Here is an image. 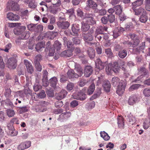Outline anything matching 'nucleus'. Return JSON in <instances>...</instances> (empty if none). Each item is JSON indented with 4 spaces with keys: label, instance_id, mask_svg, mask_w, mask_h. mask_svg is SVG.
<instances>
[{
    "label": "nucleus",
    "instance_id": "nucleus-1",
    "mask_svg": "<svg viewBox=\"0 0 150 150\" xmlns=\"http://www.w3.org/2000/svg\"><path fill=\"white\" fill-rule=\"evenodd\" d=\"M112 84L114 86L117 85L116 90L117 93L119 96L122 95L125 91L127 84L125 79L120 81L117 77H114L112 80Z\"/></svg>",
    "mask_w": 150,
    "mask_h": 150
},
{
    "label": "nucleus",
    "instance_id": "nucleus-2",
    "mask_svg": "<svg viewBox=\"0 0 150 150\" xmlns=\"http://www.w3.org/2000/svg\"><path fill=\"white\" fill-rule=\"evenodd\" d=\"M40 105L36 108L37 112H43L47 110L46 107L49 105L48 102L46 101H41L39 103Z\"/></svg>",
    "mask_w": 150,
    "mask_h": 150
},
{
    "label": "nucleus",
    "instance_id": "nucleus-3",
    "mask_svg": "<svg viewBox=\"0 0 150 150\" xmlns=\"http://www.w3.org/2000/svg\"><path fill=\"white\" fill-rule=\"evenodd\" d=\"M94 31L91 29L86 33L83 34V39L85 42H88V41H92L93 38V35Z\"/></svg>",
    "mask_w": 150,
    "mask_h": 150
},
{
    "label": "nucleus",
    "instance_id": "nucleus-4",
    "mask_svg": "<svg viewBox=\"0 0 150 150\" xmlns=\"http://www.w3.org/2000/svg\"><path fill=\"white\" fill-rule=\"evenodd\" d=\"M60 21L57 23L59 28L61 29H66L68 28L69 26V23L68 21H64L65 19L64 18H59Z\"/></svg>",
    "mask_w": 150,
    "mask_h": 150
},
{
    "label": "nucleus",
    "instance_id": "nucleus-5",
    "mask_svg": "<svg viewBox=\"0 0 150 150\" xmlns=\"http://www.w3.org/2000/svg\"><path fill=\"white\" fill-rule=\"evenodd\" d=\"M16 59L14 57L10 58L7 62L8 67L10 69H14L17 66Z\"/></svg>",
    "mask_w": 150,
    "mask_h": 150
},
{
    "label": "nucleus",
    "instance_id": "nucleus-6",
    "mask_svg": "<svg viewBox=\"0 0 150 150\" xmlns=\"http://www.w3.org/2000/svg\"><path fill=\"white\" fill-rule=\"evenodd\" d=\"M74 98L81 100H84L86 98V95L84 92H79L78 93H74L72 95Z\"/></svg>",
    "mask_w": 150,
    "mask_h": 150
},
{
    "label": "nucleus",
    "instance_id": "nucleus-7",
    "mask_svg": "<svg viewBox=\"0 0 150 150\" xmlns=\"http://www.w3.org/2000/svg\"><path fill=\"white\" fill-rule=\"evenodd\" d=\"M23 62L28 72L30 74H32L34 70L33 67L31 63L26 59H24Z\"/></svg>",
    "mask_w": 150,
    "mask_h": 150
},
{
    "label": "nucleus",
    "instance_id": "nucleus-8",
    "mask_svg": "<svg viewBox=\"0 0 150 150\" xmlns=\"http://www.w3.org/2000/svg\"><path fill=\"white\" fill-rule=\"evenodd\" d=\"M71 115L70 112H68L61 114L59 116L58 120L61 121H63L67 120Z\"/></svg>",
    "mask_w": 150,
    "mask_h": 150
},
{
    "label": "nucleus",
    "instance_id": "nucleus-9",
    "mask_svg": "<svg viewBox=\"0 0 150 150\" xmlns=\"http://www.w3.org/2000/svg\"><path fill=\"white\" fill-rule=\"evenodd\" d=\"M31 146V142L30 141H26L21 143L18 146V149L19 150H23Z\"/></svg>",
    "mask_w": 150,
    "mask_h": 150
},
{
    "label": "nucleus",
    "instance_id": "nucleus-10",
    "mask_svg": "<svg viewBox=\"0 0 150 150\" xmlns=\"http://www.w3.org/2000/svg\"><path fill=\"white\" fill-rule=\"evenodd\" d=\"M6 17L8 20L11 21H17L20 19V17L18 15L14 14L12 12L8 13Z\"/></svg>",
    "mask_w": 150,
    "mask_h": 150
},
{
    "label": "nucleus",
    "instance_id": "nucleus-11",
    "mask_svg": "<svg viewBox=\"0 0 150 150\" xmlns=\"http://www.w3.org/2000/svg\"><path fill=\"white\" fill-rule=\"evenodd\" d=\"M102 86L106 92L108 93L110 92L111 85L110 82L108 80H105L104 81Z\"/></svg>",
    "mask_w": 150,
    "mask_h": 150
},
{
    "label": "nucleus",
    "instance_id": "nucleus-12",
    "mask_svg": "<svg viewBox=\"0 0 150 150\" xmlns=\"http://www.w3.org/2000/svg\"><path fill=\"white\" fill-rule=\"evenodd\" d=\"M139 101V98L135 95L131 96L128 100V103L129 105H132Z\"/></svg>",
    "mask_w": 150,
    "mask_h": 150
},
{
    "label": "nucleus",
    "instance_id": "nucleus-13",
    "mask_svg": "<svg viewBox=\"0 0 150 150\" xmlns=\"http://www.w3.org/2000/svg\"><path fill=\"white\" fill-rule=\"evenodd\" d=\"M16 4L15 2L10 0L7 3V8L9 11H15L16 9Z\"/></svg>",
    "mask_w": 150,
    "mask_h": 150
},
{
    "label": "nucleus",
    "instance_id": "nucleus-14",
    "mask_svg": "<svg viewBox=\"0 0 150 150\" xmlns=\"http://www.w3.org/2000/svg\"><path fill=\"white\" fill-rule=\"evenodd\" d=\"M86 7L91 8L93 9H96L97 7V4L93 1L92 0H88L86 3Z\"/></svg>",
    "mask_w": 150,
    "mask_h": 150
},
{
    "label": "nucleus",
    "instance_id": "nucleus-15",
    "mask_svg": "<svg viewBox=\"0 0 150 150\" xmlns=\"http://www.w3.org/2000/svg\"><path fill=\"white\" fill-rule=\"evenodd\" d=\"M96 67L97 69V71L101 70L104 68L105 63L102 62L100 59H98L95 62Z\"/></svg>",
    "mask_w": 150,
    "mask_h": 150
},
{
    "label": "nucleus",
    "instance_id": "nucleus-16",
    "mask_svg": "<svg viewBox=\"0 0 150 150\" xmlns=\"http://www.w3.org/2000/svg\"><path fill=\"white\" fill-rule=\"evenodd\" d=\"M67 94V91L64 90H62L59 93H58L56 95V98L59 100H61L64 98Z\"/></svg>",
    "mask_w": 150,
    "mask_h": 150
},
{
    "label": "nucleus",
    "instance_id": "nucleus-17",
    "mask_svg": "<svg viewBox=\"0 0 150 150\" xmlns=\"http://www.w3.org/2000/svg\"><path fill=\"white\" fill-rule=\"evenodd\" d=\"M110 66L113 70V72L116 73L120 70V68L118 66V63L117 62H114L112 64H109Z\"/></svg>",
    "mask_w": 150,
    "mask_h": 150
},
{
    "label": "nucleus",
    "instance_id": "nucleus-18",
    "mask_svg": "<svg viewBox=\"0 0 150 150\" xmlns=\"http://www.w3.org/2000/svg\"><path fill=\"white\" fill-rule=\"evenodd\" d=\"M84 22L89 25H93L95 23V21L91 16L86 17L84 19Z\"/></svg>",
    "mask_w": 150,
    "mask_h": 150
},
{
    "label": "nucleus",
    "instance_id": "nucleus-19",
    "mask_svg": "<svg viewBox=\"0 0 150 150\" xmlns=\"http://www.w3.org/2000/svg\"><path fill=\"white\" fill-rule=\"evenodd\" d=\"M49 10L51 13L55 14L60 11V9L59 7L52 6L50 8Z\"/></svg>",
    "mask_w": 150,
    "mask_h": 150
},
{
    "label": "nucleus",
    "instance_id": "nucleus-20",
    "mask_svg": "<svg viewBox=\"0 0 150 150\" xmlns=\"http://www.w3.org/2000/svg\"><path fill=\"white\" fill-rule=\"evenodd\" d=\"M145 46V42H143L139 47L134 49V52H135L136 53H139L141 52H143V50L144 49Z\"/></svg>",
    "mask_w": 150,
    "mask_h": 150
},
{
    "label": "nucleus",
    "instance_id": "nucleus-21",
    "mask_svg": "<svg viewBox=\"0 0 150 150\" xmlns=\"http://www.w3.org/2000/svg\"><path fill=\"white\" fill-rule=\"evenodd\" d=\"M45 42L44 41L37 43L35 47V49L37 51H41L42 49L45 48Z\"/></svg>",
    "mask_w": 150,
    "mask_h": 150
},
{
    "label": "nucleus",
    "instance_id": "nucleus-22",
    "mask_svg": "<svg viewBox=\"0 0 150 150\" xmlns=\"http://www.w3.org/2000/svg\"><path fill=\"white\" fill-rule=\"evenodd\" d=\"M72 55V51L69 50H65L61 54V56L62 57H69Z\"/></svg>",
    "mask_w": 150,
    "mask_h": 150
},
{
    "label": "nucleus",
    "instance_id": "nucleus-23",
    "mask_svg": "<svg viewBox=\"0 0 150 150\" xmlns=\"http://www.w3.org/2000/svg\"><path fill=\"white\" fill-rule=\"evenodd\" d=\"M115 13L116 15H119L122 11V8L120 5H117L114 7Z\"/></svg>",
    "mask_w": 150,
    "mask_h": 150
},
{
    "label": "nucleus",
    "instance_id": "nucleus-24",
    "mask_svg": "<svg viewBox=\"0 0 150 150\" xmlns=\"http://www.w3.org/2000/svg\"><path fill=\"white\" fill-rule=\"evenodd\" d=\"M134 10L135 14L137 15H140L141 14H146V10L144 8L142 7H140L137 9H134Z\"/></svg>",
    "mask_w": 150,
    "mask_h": 150
},
{
    "label": "nucleus",
    "instance_id": "nucleus-25",
    "mask_svg": "<svg viewBox=\"0 0 150 150\" xmlns=\"http://www.w3.org/2000/svg\"><path fill=\"white\" fill-rule=\"evenodd\" d=\"M128 120L130 123V124L133 125L136 122L137 120L135 117L132 116L131 113H129V115L127 116Z\"/></svg>",
    "mask_w": 150,
    "mask_h": 150
},
{
    "label": "nucleus",
    "instance_id": "nucleus-26",
    "mask_svg": "<svg viewBox=\"0 0 150 150\" xmlns=\"http://www.w3.org/2000/svg\"><path fill=\"white\" fill-rule=\"evenodd\" d=\"M92 72V68L91 66H87L85 67L84 72L85 75H91Z\"/></svg>",
    "mask_w": 150,
    "mask_h": 150
},
{
    "label": "nucleus",
    "instance_id": "nucleus-27",
    "mask_svg": "<svg viewBox=\"0 0 150 150\" xmlns=\"http://www.w3.org/2000/svg\"><path fill=\"white\" fill-rule=\"evenodd\" d=\"M138 74L141 75H146L148 74V70L144 67L138 68Z\"/></svg>",
    "mask_w": 150,
    "mask_h": 150
},
{
    "label": "nucleus",
    "instance_id": "nucleus-28",
    "mask_svg": "<svg viewBox=\"0 0 150 150\" xmlns=\"http://www.w3.org/2000/svg\"><path fill=\"white\" fill-rule=\"evenodd\" d=\"M117 123L119 127L123 128L124 126V122L123 118L121 116H118L117 118Z\"/></svg>",
    "mask_w": 150,
    "mask_h": 150
},
{
    "label": "nucleus",
    "instance_id": "nucleus-29",
    "mask_svg": "<svg viewBox=\"0 0 150 150\" xmlns=\"http://www.w3.org/2000/svg\"><path fill=\"white\" fill-rule=\"evenodd\" d=\"M88 54L91 58L93 59L95 55V51L94 49L91 47L88 48L87 50Z\"/></svg>",
    "mask_w": 150,
    "mask_h": 150
},
{
    "label": "nucleus",
    "instance_id": "nucleus-30",
    "mask_svg": "<svg viewBox=\"0 0 150 150\" xmlns=\"http://www.w3.org/2000/svg\"><path fill=\"white\" fill-rule=\"evenodd\" d=\"M143 126L144 129H147L150 126V119L147 118L143 122Z\"/></svg>",
    "mask_w": 150,
    "mask_h": 150
},
{
    "label": "nucleus",
    "instance_id": "nucleus-31",
    "mask_svg": "<svg viewBox=\"0 0 150 150\" xmlns=\"http://www.w3.org/2000/svg\"><path fill=\"white\" fill-rule=\"evenodd\" d=\"M127 55V51L126 50H120L119 51L118 54L119 57L121 58H124Z\"/></svg>",
    "mask_w": 150,
    "mask_h": 150
},
{
    "label": "nucleus",
    "instance_id": "nucleus-32",
    "mask_svg": "<svg viewBox=\"0 0 150 150\" xmlns=\"http://www.w3.org/2000/svg\"><path fill=\"white\" fill-rule=\"evenodd\" d=\"M30 34L29 32H25L20 35V38L21 39H27L30 37Z\"/></svg>",
    "mask_w": 150,
    "mask_h": 150
},
{
    "label": "nucleus",
    "instance_id": "nucleus-33",
    "mask_svg": "<svg viewBox=\"0 0 150 150\" xmlns=\"http://www.w3.org/2000/svg\"><path fill=\"white\" fill-rule=\"evenodd\" d=\"M144 0H137L133 2L132 4L133 7L136 8L137 6H141L143 4Z\"/></svg>",
    "mask_w": 150,
    "mask_h": 150
},
{
    "label": "nucleus",
    "instance_id": "nucleus-34",
    "mask_svg": "<svg viewBox=\"0 0 150 150\" xmlns=\"http://www.w3.org/2000/svg\"><path fill=\"white\" fill-rule=\"evenodd\" d=\"M100 136L105 141H108L110 139V137L108 134L105 131L101 132Z\"/></svg>",
    "mask_w": 150,
    "mask_h": 150
},
{
    "label": "nucleus",
    "instance_id": "nucleus-35",
    "mask_svg": "<svg viewBox=\"0 0 150 150\" xmlns=\"http://www.w3.org/2000/svg\"><path fill=\"white\" fill-rule=\"evenodd\" d=\"M89 24H87L86 23H85L83 21L82 23V30L83 31L86 32L88 31L90 28V26Z\"/></svg>",
    "mask_w": 150,
    "mask_h": 150
},
{
    "label": "nucleus",
    "instance_id": "nucleus-36",
    "mask_svg": "<svg viewBox=\"0 0 150 150\" xmlns=\"http://www.w3.org/2000/svg\"><path fill=\"white\" fill-rule=\"evenodd\" d=\"M95 85L93 83H92L88 90V94L89 95L92 94L95 90Z\"/></svg>",
    "mask_w": 150,
    "mask_h": 150
},
{
    "label": "nucleus",
    "instance_id": "nucleus-37",
    "mask_svg": "<svg viewBox=\"0 0 150 150\" xmlns=\"http://www.w3.org/2000/svg\"><path fill=\"white\" fill-rule=\"evenodd\" d=\"M75 69L80 74H83L82 69L80 65L77 63H75Z\"/></svg>",
    "mask_w": 150,
    "mask_h": 150
},
{
    "label": "nucleus",
    "instance_id": "nucleus-38",
    "mask_svg": "<svg viewBox=\"0 0 150 150\" xmlns=\"http://www.w3.org/2000/svg\"><path fill=\"white\" fill-rule=\"evenodd\" d=\"M57 82V78L54 76L50 80V82L52 87H54L56 85Z\"/></svg>",
    "mask_w": 150,
    "mask_h": 150
},
{
    "label": "nucleus",
    "instance_id": "nucleus-39",
    "mask_svg": "<svg viewBox=\"0 0 150 150\" xmlns=\"http://www.w3.org/2000/svg\"><path fill=\"white\" fill-rule=\"evenodd\" d=\"M71 29L73 32V33H71V34L77 36L80 30V28H76L75 27H74V25H73L72 26Z\"/></svg>",
    "mask_w": 150,
    "mask_h": 150
},
{
    "label": "nucleus",
    "instance_id": "nucleus-40",
    "mask_svg": "<svg viewBox=\"0 0 150 150\" xmlns=\"http://www.w3.org/2000/svg\"><path fill=\"white\" fill-rule=\"evenodd\" d=\"M61 45L62 44L61 43L58 41H56L54 42V48L56 49L58 51L61 49Z\"/></svg>",
    "mask_w": 150,
    "mask_h": 150
},
{
    "label": "nucleus",
    "instance_id": "nucleus-41",
    "mask_svg": "<svg viewBox=\"0 0 150 150\" xmlns=\"http://www.w3.org/2000/svg\"><path fill=\"white\" fill-rule=\"evenodd\" d=\"M11 93V91L10 88H7L5 90L4 95L7 98H11L12 96Z\"/></svg>",
    "mask_w": 150,
    "mask_h": 150
},
{
    "label": "nucleus",
    "instance_id": "nucleus-42",
    "mask_svg": "<svg viewBox=\"0 0 150 150\" xmlns=\"http://www.w3.org/2000/svg\"><path fill=\"white\" fill-rule=\"evenodd\" d=\"M19 113L20 114L27 112L28 108L26 106H24L22 107H18Z\"/></svg>",
    "mask_w": 150,
    "mask_h": 150
},
{
    "label": "nucleus",
    "instance_id": "nucleus-43",
    "mask_svg": "<svg viewBox=\"0 0 150 150\" xmlns=\"http://www.w3.org/2000/svg\"><path fill=\"white\" fill-rule=\"evenodd\" d=\"M133 28V24L131 22L127 23L125 25V28L126 30H131Z\"/></svg>",
    "mask_w": 150,
    "mask_h": 150
},
{
    "label": "nucleus",
    "instance_id": "nucleus-44",
    "mask_svg": "<svg viewBox=\"0 0 150 150\" xmlns=\"http://www.w3.org/2000/svg\"><path fill=\"white\" fill-rule=\"evenodd\" d=\"M47 76H43V78L42 79L43 85V86H47L49 84Z\"/></svg>",
    "mask_w": 150,
    "mask_h": 150
},
{
    "label": "nucleus",
    "instance_id": "nucleus-45",
    "mask_svg": "<svg viewBox=\"0 0 150 150\" xmlns=\"http://www.w3.org/2000/svg\"><path fill=\"white\" fill-rule=\"evenodd\" d=\"M6 113L8 117H12L14 115L15 112L13 110L9 109L6 110Z\"/></svg>",
    "mask_w": 150,
    "mask_h": 150
},
{
    "label": "nucleus",
    "instance_id": "nucleus-46",
    "mask_svg": "<svg viewBox=\"0 0 150 150\" xmlns=\"http://www.w3.org/2000/svg\"><path fill=\"white\" fill-rule=\"evenodd\" d=\"M36 25L33 24H30L28 25V30L32 31L35 32Z\"/></svg>",
    "mask_w": 150,
    "mask_h": 150
},
{
    "label": "nucleus",
    "instance_id": "nucleus-47",
    "mask_svg": "<svg viewBox=\"0 0 150 150\" xmlns=\"http://www.w3.org/2000/svg\"><path fill=\"white\" fill-rule=\"evenodd\" d=\"M145 8L146 10L150 11V0H145Z\"/></svg>",
    "mask_w": 150,
    "mask_h": 150
},
{
    "label": "nucleus",
    "instance_id": "nucleus-48",
    "mask_svg": "<svg viewBox=\"0 0 150 150\" xmlns=\"http://www.w3.org/2000/svg\"><path fill=\"white\" fill-rule=\"evenodd\" d=\"M52 3L53 6L59 7L61 5V1L60 0H52Z\"/></svg>",
    "mask_w": 150,
    "mask_h": 150
},
{
    "label": "nucleus",
    "instance_id": "nucleus-49",
    "mask_svg": "<svg viewBox=\"0 0 150 150\" xmlns=\"http://www.w3.org/2000/svg\"><path fill=\"white\" fill-rule=\"evenodd\" d=\"M107 18L108 21L110 23H113L115 20V17L114 15L110 14L108 16Z\"/></svg>",
    "mask_w": 150,
    "mask_h": 150
},
{
    "label": "nucleus",
    "instance_id": "nucleus-50",
    "mask_svg": "<svg viewBox=\"0 0 150 150\" xmlns=\"http://www.w3.org/2000/svg\"><path fill=\"white\" fill-rule=\"evenodd\" d=\"M141 85L139 84L132 85L129 88V91H132L134 90L137 89Z\"/></svg>",
    "mask_w": 150,
    "mask_h": 150
},
{
    "label": "nucleus",
    "instance_id": "nucleus-51",
    "mask_svg": "<svg viewBox=\"0 0 150 150\" xmlns=\"http://www.w3.org/2000/svg\"><path fill=\"white\" fill-rule=\"evenodd\" d=\"M106 71L107 74L108 75L112 74V73L113 72V70L112 69L111 67L110 66L109 64L106 67Z\"/></svg>",
    "mask_w": 150,
    "mask_h": 150
},
{
    "label": "nucleus",
    "instance_id": "nucleus-52",
    "mask_svg": "<svg viewBox=\"0 0 150 150\" xmlns=\"http://www.w3.org/2000/svg\"><path fill=\"white\" fill-rule=\"evenodd\" d=\"M148 17L145 14H142L141 16L140 20L141 22L143 23H145L147 21Z\"/></svg>",
    "mask_w": 150,
    "mask_h": 150
},
{
    "label": "nucleus",
    "instance_id": "nucleus-53",
    "mask_svg": "<svg viewBox=\"0 0 150 150\" xmlns=\"http://www.w3.org/2000/svg\"><path fill=\"white\" fill-rule=\"evenodd\" d=\"M143 93L146 97H149L150 96V89L148 88H145L143 91Z\"/></svg>",
    "mask_w": 150,
    "mask_h": 150
},
{
    "label": "nucleus",
    "instance_id": "nucleus-54",
    "mask_svg": "<svg viewBox=\"0 0 150 150\" xmlns=\"http://www.w3.org/2000/svg\"><path fill=\"white\" fill-rule=\"evenodd\" d=\"M95 34H103V31L102 26L97 28L96 29Z\"/></svg>",
    "mask_w": 150,
    "mask_h": 150
},
{
    "label": "nucleus",
    "instance_id": "nucleus-55",
    "mask_svg": "<svg viewBox=\"0 0 150 150\" xmlns=\"http://www.w3.org/2000/svg\"><path fill=\"white\" fill-rule=\"evenodd\" d=\"M46 96V94L45 91L42 90L41 92L37 94V96L39 98H45Z\"/></svg>",
    "mask_w": 150,
    "mask_h": 150
},
{
    "label": "nucleus",
    "instance_id": "nucleus-56",
    "mask_svg": "<svg viewBox=\"0 0 150 150\" xmlns=\"http://www.w3.org/2000/svg\"><path fill=\"white\" fill-rule=\"evenodd\" d=\"M36 69L38 71H41L42 69V66L40 63H34Z\"/></svg>",
    "mask_w": 150,
    "mask_h": 150
},
{
    "label": "nucleus",
    "instance_id": "nucleus-57",
    "mask_svg": "<svg viewBox=\"0 0 150 150\" xmlns=\"http://www.w3.org/2000/svg\"><path fill=\"white\" fill-rule=\"evenodd\" d=\"M78 104L79 103L78 101L74 100L70 103V105L71 107L74 108L78 106Z\"/></svg>",
    "mask_w": 150,
    "mask_h": 150
},
{
    "label": "nucleus",
    "instance_id": "nucleus-58",
    "mask_svg": "<svg viewBox=\"0 0 150 150\" xmlns=\"http://www.w3.org/2000/svg\"><path fill=\"white\" fill-rule=\"evenodd\" d=\"M105 53L108 57H112L113 54L111 51V50L110 48L105 49Z\"/></svg>",
    "mask_w": 150,
    "mask_h": 150
},
{
    "label": "nucleus",
    "instance_id": "nucleus-59",
    "mask_svg": "<svg viewBox=\"0 0 150 150\" xmlns=\"http://www.w3.org/2000/svg\"><path fill=\"white\" fill-rule=\"evenodd\" d=\"M43 26L41 25H38L37 26L36 25L35 32H41L43 29Z\"/></svg>",
    "mask_w": 150,
    "mask_h": 150
},
{
    "label": "nucleus",
    "instance_id": "nucleus-60",
    "mask_svg": "<svg viewBox=\"0 0 150 150\" xmlns=\"http://www.w3.org/2000/svg\"><path fill=\"white\" fill-rule=\"evenodd\" d=\"M42 56L41 54L37 55L35 58L34 63H40L39 62L42 59Z\"/></svg>",
    "mask_w": 150,
    "mask_h": 150
},
{
    "label": "nucleus",
    "instance_id": "nucleus-61",
    "mask_svg": "<svg viewBox=\"0 0 150 150\" xmlns=\"http://www.w3.org/2000/svg\"><path fill=\"white\" fill-rule=\"evenodd\" d=\"M74 86V84L71 83H69L67 84V90L69 91H70L73 89Z\"/></svg>",
    "mask_w": 150,
    "mask_h": 150
},
{
    "label": "nucleus",
    "instance_id": "nucleus-62",
    "mask_svg": "<svg viewBox=\"0 0 150 150\" xmlns=\"http://www.w3.org/2000/svg\"><path fill=\"white\" fill-rule=\"evenodd\" d=\"M63 102L60 100L57 101L55 103V105L57 108L61 107L63 105Z\"/></svg>",
    "mask_w": 150,
    "mask_h": 150
},
{
    "label": "nucleus",
    "instance_id": "nucleus-63",
    "mask_svg": "<svg viewBox=\"0 0 150 150\" xmlns=\"http://www.w3.org/2000/svg\"><path fill=\"white\" fill-rule=\"evenodd\" d=\"M41 86L39 83L35 84L33 86L34 90L35 91H37L41 88Z\"/></svg>",
    "mask_w": 150,
    "mask_h": 150
},
{
    "label": "nucleus",
    "instance_id": "nucleus-64",
    "mask_svg": "<svg viewBox=\"0 0 150 150\" xmlns=\"http://www.w3.org/2000/svg\"><path fill=\"white\" fill-rule=\"evenodd\" d=\"M139 40L138 38L134 40L133 44L134 47H136L139 44Z\"/></svg>",
    "mask_w": 150,
    "mask_h": 150
}]
</instances>
